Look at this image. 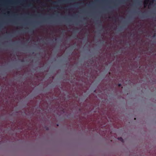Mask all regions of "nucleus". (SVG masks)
<instances>
[{
    "label": "nucleus",
    "instance_id": "obj_3",
    "mask_svg": "<svg viewBox=\"0 0 156 156\" xmlns=\"http://www.w3.org/2000/svg\"><path fill=\"white\" fill-rule=\"evenodd\" d=\"M0 27L1 28H3L4 27L1 24L0 25Z\"/></svg>",
    "mask_w": 156,
    "mask_h": 156
},
{
    "label": "nucleus",
    "instance_id": "obj_17",
    "mask_svg": "<svg viewBox=\"0 0 156 156\" xmlns=\"http://www.w3.org/2000/svg\"><path fill=\"white\" fill-rule=\"evenodd\" d=\"M29 6H31L30 5Z\"/></svg>",
    "mask_w": 156,
    "mask_h": 156
},
{
    "label": "nucleus",
    "instance_id": "obj_13",
    "mask_svg": "<svg viewBox=\"0 0 156 156\" xmlns=\"http://www.w3.org/2000/svg\"><path fill=\"white\" fill-rule=\"evenodd\" d=\"M100 23H101V21H100Z\"/></svg>",
    "mask_w": 156,
    "mask_h": 156
},
{
    "label": "nucleus",
    "instance_id": "obj_12",
    "mask_svg": "<svg viewBox=\"0 0 156 156\" xmlns=\"http://www.w3.org/2000/svg\"><path fill=\"white\" fill-rule=\"evenodd\" d=\"M101 27H102V25H101Z\"/></svg>",
    "mask_w": 156,
    "mask_h": 156
},
{
    "label": "nucleus",
    "instance_id": "obj_2",
    "mask_svg": "<svg viewBox=\"0 0 156 156\" xmlns=\"http://www.w3.org/2000/svg\"><path fill=\"white\" fill-rule=\"evenodd\" d=\"M29 31L30 32H34V30L32 29H30V30Z\"/></svg>",
    "mask_w": 156,
    "mask_h": 156
},
{
    "label": "nucleus",
    "instance_id": "obj_10",
    "mask_svg": "<svg viewBox=\"0 0 156 156\" xmlns=\"http://www.w3.org/2000/svg\"><path fill=\"white\" fill-rule=\"evenodd\" d=\"M147 3H146V2L145 3V5H147Z\"/></svg>",
    "mask_w": 156,
    "mask_h": 156
},
{
    "label": "nucleus",
    "instance_id": "obj_15",
    "mask_svg": "<svg viewBox=\"0 0 156 156\" xmlns=\"http://www.w3.org/2000/svg\"><path fill=\"white\" fill-rule=\"evenodd\" d=\"M21 61L22 62H23V60H22Z\"/></svg>",
    "mask_w": 156,
    "mask_h": 156
},
{
    "label": "nucleus",
    "instance_id": "obj_7",
    "mask_svg": "<svg viewBox=\"0 0 156 156\" xmlns=\"http://www.w3.org/2000/svg\"><path fill=\"white\" fill-rule=\"evenodd\" d=\"M155 36H156L155 34H154L153 36V37H154Z\"/></svg>",
    "mask_w": 156,
    "mask_h": 156
},
{
    "label": "nucleus",
    "instance_id": "obj_11",
    "mask_svg": "<svg viewBox=\"0 0 156 156\" xmlns=\"http://www.w3.org/2000/svg\"><path fill=\"white\" fill-rule=\"evenodd\" d=\"M146 1L147 2L148 1V0H146Z\"/></svg>",
    "mask_w": 156,
    "mask_h": 156
},
{
    "label": "nucleus",
    "instance_id": "obj_16",
    "mask_svg": "<svg viewBox=\"0 0 156 156\" xmlns=\"http://www.w3.org/2000/svg\"><path fill=\"white\" fill-rule=\"evenodd\" d=\"M60 2V1H58V2Z\"/></svg>",
    "mask_w": 156,
    "mask_h": 156
},
{
    "label": "nucleus",
    "instance_id": "obj_4",
    "mask_svg": "<svg viewBox=\"0 0 156 156\" xmlns=\"http://www.w3.org/2000/svg\"><path fill=\"white\" fill-rule=\"evenodd\" d=\"M121 84L120 83V84H118V86L119 87H121Z\"/></svg>",
    "mask_w": 156,
    "mask_h": 156
},
{
    "label": "nucleus",
    "instance_id": "obj_14",
    "mask_svg": "<svg viewBox=\"0 0 156 156\" xmlns=\"http://www.w3.org/2000/svg\"><path fill=\"white\" fill-rule=\"evenodd\" d=\"M134 119L135 120H136V118H135Z\"/></svg>",
    "mask_w": 156,
    "mask_h": 156
},
{
    "label": "nucleus",
    "instance_id": "obj_9",
    "mask_svg": "<svg viewBox=\"0 0 156 156\" xmlns=\"http://www.w3.org/2000/svg\"><path fill=\"white\" fill-rule=\"evenodd\" d=\"M144 14V12H143V13L142 14V15H143Z\"/></svg>",
    "mask_w": 156,
    "mask_h": 156
},
{
    "label": "nucleus",
    "instance_id": "obj_1",
    "mask_svg": "<svg viewBox=\"0 0 156 156\" xmlns=\"http://www.w3.org/2000/svg\"><path fill=\"white\" fill-rule=\"evenodd\" d=\"M118 139L120 141H121L122 142H124V140L123 139H122V138L121 137H119L118 138Z\"/></svg>",
    "mask_w": 156,
    "mask_h": 156
},
{
    "label": "nucleus",
    "instance_id": "obj_5",
    "mask_svg": "<svg viewBox=\"0 0 156 156\" xmlns=\"http://www.w3.org/2000/svg\"><path fill=\"white\" fill-rule=\"evenodd\" d=\"M154 0H152L151 2V3H150V4L151 3H153L154 2Z\"/></svg>",
    "mask_w": 156,
    "mask_h": 156
},
{
    "label": "nucleus",
    "instance_id": "obj_8",
    "mask_svg": "<svg viewBox=\"0 0 156 156\" xmlns=\"http://www.w3.org/2000/svg\"><path fill=\"white\" fill-rule=\"evenodd\" d=\"M41 23L40 22L37 23V24H40Z\"/></svg>",
    "mask_w": 156,
    "mask_h": 156
},
{
    "label": "nucleus",
    "instance_id": "obj_6",
    "mask_svg": "<svg viewBox=\"0 0 156 156\" xmlns=\"http://www.w3.org/2000/svg\"><path fill=\"white\" fill-rule=\"evenodd\" d=\"M57 2H54L53 3H54V4H57Z\"/></svg>",
    "mask_w": 156,
    "mask_h": 156
}]
</instances>
